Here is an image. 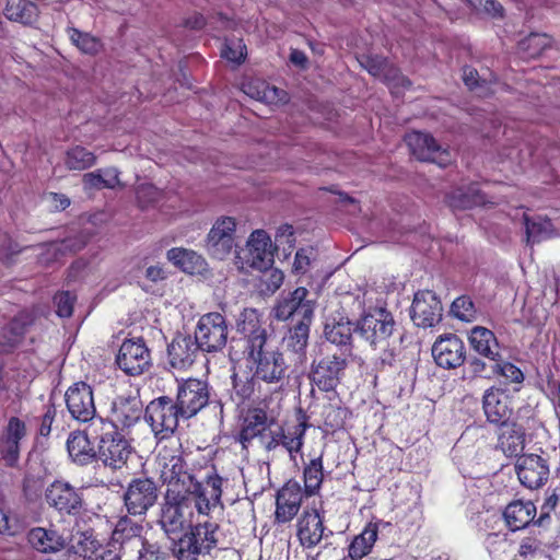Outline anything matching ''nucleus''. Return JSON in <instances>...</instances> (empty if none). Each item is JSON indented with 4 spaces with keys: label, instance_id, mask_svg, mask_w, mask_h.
I'll list each match as a JSON object with an SVG mask.
<instances>
[{
    "label": "nucleus",
    "instance_id": "obj_32",
    "mask_svg": "<svg viewBox=\"0 0 560 560\" xmlns=\"http://www.w3.org/2000/svg\"><path fill=\"white\" fill-rule=\"evenodd\" d=\"M311 323L312 322H298L289 329L283 339L287 351L291 352L293 355L292 361L295 368H301L306 363V348L308 345Z\"/></svg>",
    "mask_w": 560,
    "mask_h": 560
},
{
    "label": "nucleus",
    "instance_id": "obj_23",
    "mask_svg": "<svg viewBox=\"0 0 560 560\" xmlns=\"http://www.w3.org/2000/svg\"><path fill=\"white\" fill-rule=\"evenodd\" d=\"M272 244L264 230L254 231L244 252L245 264L257 270H267L273 264Z\"/></svg>",
    "mask_w": 560,
    "mask_h": 560
},
{
    "label": "nucleus",
    "instance_id": "obj_49",
    "mask_svg": "<svg viewBox=\"0 0 560 560\" xmlns=\"http://www.w3.org/2000/svg\"><path fill=\"white\" fill-rule=\"evenodd\" d=\"M450 313L453 317L466 323L475 322L478 316V311L469 295L456 298L451 305Z\"/></svg>",
    "mask_w": 560,
    "mask_h": 560
},
{
    "label": "nucleus",
    "instance_id": "obj_11",
    "mask_svg": "<svg viewBox=\"0 0 560 560\" xmlns=\"http://www.w3.org/2000/svg\"><path fill=\"white\" fill-rule=\"evenodd\" d=\"M348 357L345 353L327 354L314 360L310 378L323 392L334 390L341 382L348 366Z\"/></svg>",
    "mask_w": 560,
    "mask_h": 560
},
{
    "label": "nucleus",
    "instance_id": "obj_40",
    "mask_svg": "<svg viewBox=\"0 0 560 560\" xmlns=\"http://www.w3.org/2000/svg\"><path fill=\"white\" fill-rule=\"evenodd\" d=\"M3 13L10 21L32 25L36 22L39 11L37 5L30 0H7Z\"/></svg>",
    "mask_w": 560,
    "mask_h": 560
},
{
    "label": "nucleus",
    "instance_id": "obj_24",
    "mask_svg": "<svg viewBox=\"0 0 560 560\" xmlns=\"http://www.w3.org/2000/svg\"><path fill=\"white\" fill-rule=\"evenodd\" d=\"M465 345L463 340L450 334L440 337L432 347V355L436 364L444 369H455L465 361Z\"/></svg>",
    "mask_w": 560,
    "mask_h": 560
},
{
    "label": "nucleus",
    "instance_id": "obj_10",
    "mask_svg": "<svg viewBox=\"0 0 560 560\" xmlns=\"http://www.w3.org/2000/svg\"><path fill=\"white\" fill-rule=\"evenodd\" d=\"M308 291L299 287L290 292H282L272 308L277 320L296 318L298 322H312L314 317V303L307 299Z\"/></svg>",
    "mask_w": 560,
    "mask_h": 560
},
{
    "label": "nucleus",
    "instance_id": "obj_22",
    "mask_svg": "<svg viewBox=\"0 0 560 560\" xmlns=\"http://www.w3.org/2000/svg\"><path fill=\"white\" fill-rule=\"evenodd\" d=\"M235 327L245 339V353L260 346H267L268 334L261 316L255 308H244L236 318Z\"/></svg>",
    "mask_w": 560,
    "mask_h": 560
},
{
    "label": "nucleus",
    "instance_id": "obj_59",
    "mask_svg": "<svg viewBox=\"0 0 560 560\" xmlns=\"http://www.w3.org/2000/svg\"><path fill=\"white\" fill-rule=\"evenodd\" d=\"M261 283L265 287V291L268 293H275L283 283L284 275L279 269L262 270Z\"/></svg>",
    "mask_w": 560,
    "mask_h": 560
},
{
    "label": "nucleus",
    "instance_id": "obj_44",
    "mask_svg": "<svg viewBox=\"0 0 560 560\" xmlns=\"http://www.w3.org/2000/svg\"><path fill=\"white\" fill-rule=\"evenodd\" d=\"M83 183L89 188H115L119 184L118 171L114 167L97 170L86 173L83 176Z\"/></svg>",
    "mask_w": 560,
    "mask_h": 560
},
{
    "label": "nucleus",
    "instance_id": "obj_18",
    "mask_svg": "<svg viewBox=\"0 0 560 560\" xmlns=\"http://www.w3.org/2000/svg\"><path fill=\"white\" fill-rule=\"evenodd\" d=\"M515 472L521 485L527 489H539L548 481V460L537 454H523L515 463Z\"/></svg>",
    "mask_w": 560,
    "mask_h": 560
},
{
    "label": "nucleus",
    "instance_id": "obj_16",
    "mask_svg": "<svg viewBox=\"0 0 560 560\" xmlns=\"http://www.w3.org/2000/svg\"><path fill=\"white\" fill-rule=\"evenodd\" d=\"M226 481L219 476L212 467L208 470L202 481L196 478V489H191L195 508L199 515H209L210 511L221 504L222 486Z\"/></svg>",
    "mask_w": 560,
    "mask_h": 560
},
{
    "label": "nucleus",
    "instance_id": "obj_50",
    "mask_svg": "<svg viewBox=\"0 0 560 560\" xmlns=\"http://www.w3.org/2000/svg\"><path fill=\"white\" fill-rule=\"evenodd\" d=\"M248 89L249 91L247 93L252 97L267 104L283 102L287 95L283 90L269 85L266 82H259L257 86L249 85Z\"/></svg>",
    "mask_w": 560,
    "mask_h": 560
},
{
    "label": "nucleus",
    "instance_id": "obj_39",
    "mask_svg": "<svg viewBox=\"0 0 560 560\" xmlns=\"http://www.w3.org/2000/svg\"><path fill=\"white\" fill-rule=\"evenodd\" d=\"M469 341L475 351L492 362L500 357L499 343L490 329L481 326L474 327L470 330Z\"/></svg>",
    "mask_w": 560,
    "mask_h": 560
},
{
    "label": "nucleus",
    "instance_id": "obj_27",
    "mask_svg": "<svg viewBox=\"0 0 560 560\" xmlns=\"http://www.w3.org/2000/svg\"><path fill=\"white\" fill-rule=\"evenodd\" d=\"M303 499V490L296 480H289L278 491L276 499V521L287 523L298 514Z\"/></svg>",
    "mask_w": 560,
    "mask_h": 560
},
{
    "label": "nucleus",
    "instance_id": "obj_17",
    "mask_svg": "<svg viewBox=\"0 0 560 560\" xmlns=\"http://www.w3.org/2000/svg\"><path fill=\"white\" fill-rule=\"evenodd\" d=\"M66 405L73 419L80 422L93 423L96 417L93 390L84 382L73 384L66 392Z\"/></svg>",
    "mask_w": 560,
    "mask_h": 560
},
{
    "label": "nucleus",
    "instance_id": "obj_52",
    "mask_svg": "<svg viewBox=\"0 0 560 560\" xmlns=\"http://www.w3.org/2000/svg\"><path fill=\"white\" fill-rule=\"evenodd\" d=\"M221 56L226 60L241 65L247 56V47L242 37H225Z\"/></svg>",
    "mask_w": 560,
    "mask_h": 560
},
{
    "label": "nucleus",
    "instance_id": "obj_26",
    "mask_svg": "<svg viewBox=\"0 0 560 560\" xmlns=\"http://www.w3.org/2000/svg\"><path fill=\"white\" fill-rule=\"evenodd\" d=\"M331 534L324 526V520L315 509L305 510L298 521V538L304 548H314Z\"/></svg>",
    "mask_w": 560,
    "mask_h": 560
},
{
    "label": "nucleus",
    "instance_id": "obj_63",
    "mask_svg": "<svg viewBox=\"0 0 560 560\" xmlns=\"http://www.w3.org/2000/svg\"><path fill=\"white\" fill-rule=\"evenodd\" d=\"M57 410L54 405H47L45 407V412L40 417V423L38 429V434L42 436H48L51 431L52 422L56 418Z\"/></svg>",
    "mask_w": 560,
    "mask_h": 560
},
{
    "label": "nucleus",
    "instance_id": "obj_29",
    "mask_svg": "<svg viewBox=\"0 0 560 560\" xmlns=\"http://www.w3.org/2000/svg\"><path fill=\"white\" fill-rule=\"evenodd\" d=\"M355 331V326L345 316H332L326 319L324 326L325 339L339 347L341 352L351 355L352 352V334Z\"/></svg>",
    "mask_w": 560,
    "mask_h": 560
},
{
    "label": "nucleus",
    "instance_id": "obj_15",
    "mask_svg": "<svg viewBox=\"0 0 560 560\" xmlns=\"http://www.w3.org/2000/svg\"><path fill=\"white\" fill-rule=\"evenodd\" d=\"M405 141L411 154L419 161L432 162L442 167L452 161L450 151L428 132L411 131L406 135Z\"/></svg>",
    "mask_w": 560,
    "mask_h": 560
},
{
    "label": "nucleus",
    "instance_id": "obj_42",
    "mask_svg": "<svg viewBox=\"0 0 560 560\" xmlns=\"http://www.w3.org/2000/svg\"><path fill=\"white\" fill-rule=\"evenodd\" d=\"M232 378L231 399L238 406L249 400L255 394L257 377L248 372H234Z\"/></svg>",
    "mask_w": 560,
    "mask_h": 560
},
{
    "label": "nucleus",
    "instance_id": "obj_13",
    "mask_svg": "<svg viewBox=\"0 0 560 560\" xmlns=\"http://www.w3.org/2000/svg\"><path fill=\"white\" fill-rule=\"evenodd\" d=\"M209 398L210 392L207 382L188 378L178 384L174 405L183 419H190L208 405Z\"/></svg>",
    "mask_w": 560,
    "mask_h": 560
},
{
    "label": "nucleus",
    "instance_id": "obj_57",
    "mask_svg": "<svg viewBox=\"0 0 560 560\" xmlns=\"http://www.w3.org/2000/svg\"><path fill=\"white\" fill-rule=\"evenodd\" d=\"M21 445L0 435V456L7 466L14 467L20 459Z\"/></svg>",
    "mask_w": 560,
    "mask_h": 560
},
{
    "label": "nucleus",
    "instance_id": "obj_58",
    "mask_svg": "<svg viewBox=\"0 0 560 560\" xmlns=\"http://www.w3.org/2000/svg\"><path fill=\"white\" fill-rule=\"evenodd\" d=\"M77 298L69 291H62L55 295L56 313L60 317H70L73 313V305Z\"/></svg>",
    "mask_w": 560,
    "mask_h": 560
},
{
    "label": "nucleus",
    "instance_id": "obj_56",
    "mask_svg": "<svg viewBox=\"0 0 560 560\" xmlns=\"http://www.w3.org/2000/svg\"><path fill=\"white\" fill-rule=\"evenodd\" d=\"M1 435L22 445V441L27 435V427L25 421L19 417H11L8 420L7 425L2 429Z\"/></svg>",
    "mask_w": 560,
    "mask_h": 560
},
{
    "label": "nucleus",
    "instance_id": "obj_25",
    "mask_svg": "<svg viewBox=\"0 0 560 560\" xmlns=\"http://www.w3.org/2000/svg\"><path fill=\"white\" fill-rule=\"evenodd\" d=\"M200 352L201 348L192 336L178 334L167 346L168 363L175 370H187Z\"/></svg>",
    "mask_w": 560,
    "mask_h": 560
},
{
    "label": "nucleus",
    "instance_id": "obj_35",
    "mask_svg": "<svg viewBox=\"0 0 560 560\" xmlns=\"http://www.w3.org/2000/svg\"><path fill=\"white\" fill-rule=\"evenodd\" d=\"M30 545L42 553H54L67 546L66 538L54 528L34 527L27 533Z\"/></svg>",
    "mask_w": 560,
    "mask_h": 560
},
{
    "label": "nucleus",
    "instance_id": "obj_48",
    "mask_svg": "<svg viewBox=\"0 0 560 560\" xmlns=\"http://www.w3.org/2000/svg\"><path fill=\"white\" fill-rule=\"evenodd\" d=\"M142 529L141 524L128 516H121L113 530L112 538L115 542L122 545L132 538L140 537Z\"/></svg>",
    "mask_w": 560,
    "mask_h": 560
},
{
    "label": "nucleus",
    "instance_id": "obj_47",
    "mask_svg": "<svg viewBox=\"0 0 560 560\" xmlns=\"http://www.w3.org/2000/svg\"><path fill=\"white\" fill-rule=\"evenodd\" d=\"M358 60L373 77L387 80L389 74H393V79L396 78L397 70L392 68L388 61L381 56L362 55Z\"/></svg>",
    "mask_w": 560,
    "mask_h": 560
},
{
    "label": "nucleus",
    "instance_id": "obj_61",
    "mask_svg": "<svg viewBox=\"0 0 560 560\" xmlns=\"http://www.w3.org/2000/svg\"><path fill=\"white\" fill-rule=\"evenodd\" d=\"M70 40L84 54L94 55L102 48L100 37H70Z\"/></svg>",
    "mask_w": 560,
    "mask_h": 560
},
{
    "label": "nucleus",
    "instance_id": "obj_5",
    "mask_svg": "<svg viewBox=\"0 0 560 560\" xmlns=\"http://www.w3.org/2000/svg\"><path fill=\"white\" fill-rule=\"evenodd\" d=\"M195 510V501L190 494H174L172 491V494H165L159 524L167 537L176 542L192 524Z\"/></svg>",
    "mask_w": 560,
    "mask_h": 560
},
{
    "label": "nucleus",
    "instance_id": "obj_8",
    "mask_svg": "<svg viewBox=\"0 0 560 560\" xmlns=\"http://www.w3.org/2000/svg\"><path fill=\"white\" fill-rule=\"evenodd\" d=\"M246 354L255 364L254 374L257 380L268 384H279L287 377L289 365L283 358V353L270 349L268 343L249 350Z\"/></svg>",
    "mask_w": 560,
    "mask_h": 560
},
{
    "label": "nucleus",
    "instance_id": "obj_4",
    "mask_svg": "<svg viewBox=\"0 0 560 560\" xmlns=\"http://www.w3.org/2000/svg\"><path fill=\"white\" fill-rule=\"evenodd\" d=\"M219 542V525L206 521L190 525L174 544L173 552L177 560H197L198 556L209 555Z\"/></svg>",
    "mask_w": 560,
    "mask_h": 560
},
{
    "label": "nucleus",
    "instance_id": "obj_1",
    "mask_svg": "<svg viewBox=\"0 0 560 560\" xmlns=\"http://www.w3.org/2000/svg\"><path fill=\"white\" fill-rule=\"evenodd\" d=\"M355 332L375 352L381 365L392 366L399 353L401 337L393 314L385 307H374L355 323Z\"/></svg>",
    "mask_w": 560,
    "mask_h": 560
},
{
    "label": "nucleus",
    "instance_id": "obj_19",
    "mask_svg": "<svg viewBox=\"0 0 560 560\" xmlns=\"http://www.w3.org/2000/svg\"><path fill=\"white\" fill-rule=\"evenodd\" d=\"M443 306L439 296L430 290L418 291L415 294L410 317L418 327H433L442 320Z\"/></svg>",
    "mask_w": 560,
    "mask_h": 560
},
{
    "label": "nucleus",
    "instance_id": "obj_12",
    "mask_svg": "<svg viewBox=\"0 0 560 560\" xmlns=\"http://www.w3.org/2000/svg\"><path fill=\"white\" fill-rule=\"evenodd\" d=\"M45 501L60 515H77L83 508V493L70 482L58 479L45 489Z\"/></svg>",
    "mask_w": 560,
    "mask_h": 560
},
{
    "label": "nucleus",
    "instance_id": "obj_28",
    "mask_svg": "<svg viewBox=\"0 0 560 560\" xmlns=\"http://www.w3.org/2000/svg\"><path fill=\"white\" fill-rule=\"evenodd\" d=\"M276 423V417L262 407L249 408L244 416L238 441L246 446L255 438H260Z\"/></svg>",
    "mask_w": 560,
    "mask_h": 560
},
{
    "label": "nucleus",
    "instance_id": "obj_51",
    "mask_svg": "<svg viewBox=\"0 0 560 560\" xmlns=\"http://www.w3.org/2000/svg\"><path fill=\"white\" fill-rule=\"evenodd\" d=\"M307 424L305 421H301L295 424L288 432L282 431L281 445L293 456L294 453H299L303 446V440Z\"/></svg>",
    "mask_w": 560,
    "mask_h": 560
},
{
    "label": "nucleus",
    "instance_id": "obj_33",
    "mask_svg": "<svg viewBox=\"0 0 560 560\" xmlns=\"http://www.w3.org/2000/svg\"><path fill=\"white\" fill-rule=\"evenodd\" d=\"M390 527V524L384 521L370 522L364 529L357 535L348 547V556L351 560H361L366 557L378 536V533Z\"/></svg>",
    "mask_w": 560,
    "mask_h": 560
},
{
    "label": "nucleus",
    "instance_id": "obj_31",
    "mask_svg": "<svg viewBox=\"0 0 560 560\" xmlns=\"http://www.w3.org/2000/svg\"><path fill=\"white\" fill-rule=\"evenodd\" d=\"M90 434V423L82 431H73L67 440V450L72 460L79 465H88L96 458V450Z\"/></svg>",
    "mask_w": 560,
    "mask_h": 560
},
{
    "label": "nucleus",
    "instance_id": "obj_9",
    "mask_svg": "<svg viewBox=\"0 0 560 560\" xmlns=\"http://www.w3.org/2000/svg\"><path fill=\"white\" fill-rule=\"evenodd\" d=\"M158 499V485L148 477L132 479L122 495L124 506L131 516H144Z\"/></svg>",
    "mask_w": 560,
    "mask_h": 560
},
{
    "label": "nucleus",
    "instance_id": "obj_55",
    "mask_svg": "<svg viewBox=\"0 0 560 560\" xmlns=\"http://www.w3.org/2000/svg\"><path fill=\"white\" fill-rule=\"evenodd\" d=\"M322 416L327 428L337 430L343 427L348 417V410L341 406L328 404L324 407Z\"/></svg>",
    "mask_w": 560,
    "mask_h": 560
},
{
    "label": "nucleus",
    "instance_id": "obj_30",
    "mask_svg": "<svg viewBox=\"0 0 560 560\" xmlns=\"http://www.w3.org/2000/svg\"><path fill=\"white\" fill-rule=\"evenodd\" d=\"M482 408L487 420L500 427L509 423L512 416V409L509 407V400L503 393L494 387L487 389L482 397Z\"/></svg>",
    "mask_w": 560,
    "mask_h": 560
},
{
    "label": "nucleus",
    "instance_id": "obj_45",
    "mask_svg": "<svg viewBox=\"0 0 560 560\" xmlns=\"http://www.w3.org/2000/svg\"><path fill=\"white\" fill-rule=\"evenodd\" d=\"M304 491L307 495H314L322 486L323 474V456L319 455L305 466L304 468Z\"/></svg>",
    "mask_w": 560,
    "mask_h": 560
},
{
    "label": "nucleus",
    "instance_id": "obj_60",
    "mask_svg": "<svg viewBox=\"0 0 560 560\" xmlns=\"http://www.w3.org/2000/svg\"><path fill=\"white\" fill-rule=\"evenodd\" d=\"M88 243V237L85 234H80L78 236L68 237L61 241L59 244L55 245V249L61 253H77L81 250Z\"/></svg>",
    "mask_w": 560,
    "mask_h": 560
},
{
    "label": "nucleus",
    "instance_id": "obj_7",
    "mask_svg": "<svg viewBox=\"0 0 560 560\" xmlns=\"http://www.w3.org/2000/svg\"><path fill=\"white\" fill-rule=\"evenodd\" d=\"M229 327L225 317L219 312L203 314L195 328L194 338L202 352L217 353L228 343Z\"/></svg>",
    "mask_w": 560,
    "mask_h": 560
},
{
    "label": "nucleus",
    "instance_id": "obj_62",
    "mask_svg": "<svg viewBox=\"0 0 560 560\" xmlns=\"http://www.w3.org/2000/svg\"><path fill=\"white\" fill-rule=\"evenodd\" d=\"M138 560H164V552L158 544L142 540Z\"/></svg>",
    "mask_w": 560,
    "mask_h": 560
},
{
    "label": "nucleus",
    "instance_id": "obj_14",
    "mask_svg": "<svg viewBox=\"0 0 560 560\" xmlns=\"http://www.w3.org/2000/svg\"><path fill=\"white\" fill-rule=\"evenodd\" d=\"M116 363L127 375H141L152 365L151 352L142 338L127 339L119 348Z\"/></svg>",
    "mask_w": 560,
    "mask_h": 560
},
{
    "label": "nucleus",
    "instance_id": "obj_3",
    "mask_svg": "<svg viewBox=\"0 0 560 560\" xmlns=\"http://www.w3.org/2000/svg\"><path fill=\"white\" fill-rule=\"evenodd\" d=\"M156 469L167 486L165 494H190L196 489V475L187 466L179 451L163 448L156 456Z\"/></svg>",
    "mask_w": 560,
    "mask_h": 560
},
{
    "label": "nucleus",
    "instance_id": "obj_20",
    "mask_svg": "<svg viewBox=\"0 0 560 560\" xmlns=\"http://www.w3.org/2000/svg\"><path fill=\"white\" fill-rule=\"evenodd\" d=\"M142 416V402L137 396H118L110 406L109 417L103 418L117 431H125L133 427Z\"/></svg>",
    "mask_w": 560,
    "mask_h": 560
},
{
    "label": "nucleus",
    "instance_id": "obj_6",
    "mask_svg": "<svg viewBox=\"0 0 560 560\" xmlns=\"http://www.w3.org/2000/svg\"><path fill=\"white\" fill-rule=\"evenodd\" d=\"M179 410L174 405V400L168 396H161L152 401L145 408L144 420L150 425L154 436L162 441L174 434L178 427Z\"/></svg>",
    "mask_w": 560,
    "mask_h": 560
},
{
    "label": "nucleus",
    "instance_id": "obj_37",
    "mask_svg": "<svg viewBox=\"0 0 560 560\" xmlns=\"http://www.w3.org/2000/svg\"><path fill=\"white\" fill-rule=\"evenodd\" d=\"M447 202L454 210H466L478 206H485L487 203V199L477 184H469L452 190L447 196Z\"/></svg>",
    "mask_w": 560,
    "mask_h": 560
},
{
    "label": "nucleus",
    "instance_id": "obj_46",
    "mask_svg": "<svg viewBox=\"0 0 560 560\" xmlns=\"http://www.w3.org/2000/svg\"><path fill=\"white\" fill-rule=\"evenodd\" d=\"M96 162V156L88 149L77 145L66 153L65 164L69 170L83 171L92 167Z\"/></svg>",
    "mask_w": 560,
    "mask_h": 560
},
{
    "label": "nucleus",
    "instance_id": "obj_2",
    "mask_svg": "<svg viewBox=\"0 0 560 560\" xmlns=\"http://www.w3.org/2000/svg\"><path fill=\"white\" fill-rule=\"evenodd\" d=\"M90 434L97 442L96 458L113 470L122 469L132 453L129 441L112 423L95 419L90 423Z\"/></svg>",
    "mask_w": 560,
    "mask_h": 560
},
{
    "label": "nucleus",
    "instance_id": "obj_38",
    "mask_svg": "<svg viewBox=\"0 0 560 560\" xmlns=\"http://www.w3.org/2000/svg\"><path fill=\"white\" fill-rule=\"evenodd\" d=\"M34 322V316L28 311L19 313L10 324L4 327L2 338L0 340V353L10 352L20 341L26 328Z\"/></svg>",
    "mask_w": 560,
    "mask_h": 560
},
{
    "label": "nucleus",
    "instance_id": "obj_36",
    "mask_svg": "<svg viewBox=\"0 0 560 560\" xmlns=\"http://www.w3.org/2000/svg\"><path fill=\"white\" fill-rule=\"evenodd\" d=\"M536 515V506L532 501L515 500L506 505L503 516L508 527L515 532L529 525Z\"/></svg>",
    "mask_w": 560,
    "mask_h": 560
},
{
    "label": "nucleus",
    "instance_id": "obj_41",
    "mask_svg": "<svg viewBox=\"0 0 560 560\" xmlns=\"http://www.w3.org/2000/svg\"><path fill=\"white\" fill-rule=\"evenodd\" d=\"M167 259L187 273L201 272L206 266L202 256L186 248H171L167 250Z\"/></svg>",
    "mask_w": 560,
    "mask_h": 560
},
{
    "label": "nucleus",
    "instance_id": "obj_53",
    "mask_svg": "<svg viewBox=\"0 0 560 560\" xmlns=\"http://www.w3.org/2000/svg\"><path fill=\"white\" fill-rule=\"evenodd\" d=\"M517 553L523 560H539L547 557L544 542L533 536L521 540Z\"/></svg>",
    "mask_w": 560,
    "mask_h": 560
},
{
    "label": "nucleus",
    "instance_id": "obj_64",
    "mask_svg": "<svg viewBox=\"0 0 560 560\" xmlns=\"http://www.w3.org/2000/svg\"><path fill=\"white\" fill-rule=\"evenodd\" d=\"M282 431V428H278V430L269 429L260 436L261 444L268 452L281 445Z\"/></svg>",
    "mask_w": 560,
    "mask_h": 560
},
{
    "label": "nucleus",
    "instance_id": "obj_54",
    "mask_svg": "<svg viewBox=\"0 0 560 560\" xmlns=\"http://www.w3.org/2000/svg\"><path fill=\"white\" fill-rule=\"evenodd\" d=\"M492 374L504 377L509 383L521 384L524 381V374L521 369L511 362L501 361L500 357L497 358V361H493Z\"/></svg>",
    "mask_w": 560,
    "mask_h": 560
},
{
    "label": "nucleus",
    "instance_id": "obj_34",
    "mask_svg": "<svg viewBox=\"0 0 560 560\" xmlns=\"http://www.w3.org/2000/svg\"><path fill=\"white\" fill-rule=\"evenodd\" d=\"M498 447L508 457H520L525 448V431L522 425L509 422L500 427Z\"/></svg>",
    "mask_w": 560,
    "mask_h": 560
},
{
    "label": "nucleus",
    "instance_id": "obj_21",
    "mask_svg": "<svg viewBox=\"0 0 560 560\" xmlns=\"http://www.w3.org/2000/svg\"><path fill=\"white\" fill-rule=\"evenodd\" d=\"M236 223L232 218L218 220L207 237V250L215 259L226 258L235 246L234 234Z\"/></svg>",
    "mask_w": 560,
    "mask_h": 560
},
{
    "label": "nucleus",
    "instance_id": "obj_43",
    "mask_svg": "<svg viewBox=\"0 0 560 560\" xmlns=\"http://www.w3.org/2000/svg\"><path fill=\"white\" fill-rule=\"evenodd\" d=\"M526 242L529 244L540 243L555 236V230L550 220L539 219L530 220L524 217Z\"/></svg>",
    "mask_w": 560,
    "mask_h": 560
}]
</instances>
